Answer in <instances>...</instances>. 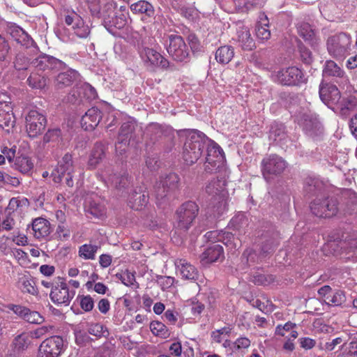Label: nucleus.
Wrapping results in <instances>:
<instances>
[{
  "label": "nucleus",
  "instance_id": "nucleus-1",
  "mask_svg": "<svg viewBox=\"0 0 357 357\" xmlns=\"http://www.w3.org/2000/svg\"><path fill=\"white\" fill-rule=\"evenodd\" d=\"M206 199L213 212V216L218 218L227 209L228 192L226 189V180L223 177L211 179L205 188Z\"/></svg>",
  "mask_w": 357,
  "mask_h": 357
},
{
  "label": "nucleus",
  "instance_id": "nucleus-2",
  "mask_svg": "<svg viewBox=\"0 0 357 357\" xmlns=\"http://www.w3.org/2000/svg\"><path fill=\"white\" fill-rule=\"evenodd\" d=\"M186 141L183 157L187 165H192L201 157L209 139L202 132L195 130H185Z\"/></svg>",
  "mask_w": 357,
  "mask_h": 357
},
{
  "label": "nucleus",
  "instance_id": "nucleus-3",
  "mask_svg": "<svg viewBox=\"0 0 357 357\" xmlns=\"http://www.w3.org/2000/svg\"><path fill=\"white\" fill-rule=\"evenodd\" d=\"M352 37L347 32H337L329 35L326 40L328 54L337 61H343L352 50Z\"/></svg>",
  "mask_w": 357,
  "mask_h": 357
},
{
  "label": "nucleus",
  "instance_id": "nucleus-4",
  "mask_svg": "<svg viewBox=\"0 0 357 357\" xmlns=\"http://www.w3.org/2000/svg\"><path fill=\"white\" fill-rule=\"evenodd\" d=\"M288 167L287 162L281 156L271 153L266 155L261 162V172L267 183L280 176Z\"/></svg>",
  "mask_w": 357,
  "mask_h": 357
},
{
  "label": "nucleus",
  "instance_id": "nucleus-5",
  "mask_svg": "<svg viewBox=\"0 0 357 357\" xmlns=\"http://www.w3.org/2000/svg\"><path fill=\"white\" fill-rule=\"evenodd\" d=\"M179 180L178 176L175 173H170L160 178L154 187L157 204H165L173 196L178 188Z\"/></svg>",
  "mask_w": 357,
  "mask_h": 357
},
{
  "label": "nucleus",
  "instance_id": "nucleus-6",
  "mask_svg": "<svg viewBox=\"0 0 357 357\" xmlns=\"http://www.w3.org/2000/svg\"><path fill=\"white\" fill-rule=\"evenodd\" d=\"M169 44L167 51L169 56L177 62H188L190 59V50L183 38L178 35L168 36Z\"/></svg>",
  "mask_w": 357,
  "mask_h": 357
},
{
  "label": "nucleus",
  "instance_id": "nucleus-7",
  "mask_svg": "<svg viewBox=\"0 0 357 357\" xmlns=\"http://www.w3.org/2000/svg\"><path fill=\"white\" fill-rule=\"evenodd\" d=\"M310 210L317 217L331 218L339 211L338 202L333 197L316 198L310 204Z\"/></svg>",
  "mask_w": 357,
  "mask_h": 357
},
{
  "label": "nucleus",
  "instance_id": "nucleus-8",
  "mask_svg": "<svg viewBox=\"0 0 357 357\" xmlns=\"http://www.w3.org/2000/svg\"><path fill=\"white\" fill-rule=\"evenodd\" d=\"M199 211L197 204L194 202L183 204L176 211V224L180 229L187 231L192 226Z\"/></svg>",
  "mask_w": 357,
  "mask_h": 357
},
{
  "label": "nucleus",
  "instance_id": "nucleus-9",
  "mask_svg": "<svg viewBox=\"0 0 357 357\" xmlns=\"http://www.w3.org/2000/svg\"><path fill=\"white\" fill-rule=\"evenodd\" d=\"M63 351V338L59 335H52L40 343L37 357H59Z\"/></svg>",
  "mask_w": 357,
  "mask_h": 357
},
{
  "label": "nucleus",
  "instance_id": "nucleus-10",
  "mask_svg": "<svg viewBox=\"0 0 357 357\" xmlns=\"http://www.w3.org/2000/svg\"><path fill=\"white\" fill-rule=\"evenodd\" d=\"M206 157L205 162V170L212 172L223 165L225 154L220 146L215 142L209 139L206 144Z\"/></svg>",
  "mask_w": 357,
  "mask_h": 357
},
{
  "label": "nucleus",
  "instance_id": "nucleus-11",
  "mask_svg": "<svg viewBox=\"0 0 357 357\" xmlns=\"http://www.w3.org/2000/svg\"><path fill=\"white\" fill-rule=\"evenodd\" d=\"M273 79L282 85H297L304 82L303 72L292 66L281 69L272 75Z\"/></svg>",
  "mask_w": 357,
  "mask_h": 357
},
{
  "label": "nucleus",
  "instance_id": "nucleus-12",
  "mask_svg": "<svg viewBox=\"0 0 357 357\" xmlns=\"http://www.w3.org/2000/svg\"><path fill=\"white\" fill-rule=\"evenodd\" d=\"M139 53L144 66L151 70H154L156 67L165 69L169 67L168 60L153 48L142 47Z\"/></svg>",
  "mask_w": 357,
  "mask_h": 357
},
{
  "label": "nucleus",
  "instance_id": "nucleus-13",
  "mask_svg": "<svg viewBox=\"0 0 357 357\" xmlns=\"http://www.w3.org/2000/svg\"><path fill=\"white\" fill-rule=\"evenodd\" d=\"M26 131L30 138H35L40 135L46 126L45 116L36 110H31L25 117Z\"/></svg>",
  "mask_w": 357,
  "mask_h": 357
},
{
  "label": "nucleus",
  "instance_id": "nucleus-14",
  "mask_svg": "<svg viewBox=\"0 0 357 357\" xmlns=\"http://www.w3.org/2000/svg\"><path fill=\"white\" fill-rule=\"evenodd\" d=\"M13 109L11 98L5 93L0 95V127L7 131L13 128L15 123Z\"/></svg>",
  "mask_w": 357,
  "mask_h": 357
},
{
  "label": "nucleus",
  "instance_id": "nucleus-15",
  "mask_svg": "<svg viewBox=\"0 0 357 357\" xmlns=\"http://www.w3.org/2000/svg\"><path fill=\"white\" fill-rule=\"evenodd\" d=\"M56 171L59 174V176L54 178L55 182H59L62 178H65L68 186L72 187L73 185V178L74 177L75 166L73 157L70 153H66L59 161Z\"/></svg>",
  "mask_w": 357,
  "mask_h": 357
},
{
  "label": "nucleus",
  "instance_id": "nucleus-16",
  "mask_svg": "<svg viewBox=\"0 0 357 357\" xmlns=\"http://www.w3.org/2000/svg\"><path fill=\"white\" fill-rule=\"evenodd\" d=\"M299 121L306 134L312 137L320 135L323 132V127L316 114L311 111L301 114Z\"/></svg>",
  "mask_w": 357,
  "mask_h": 357
},
{
  "label": "nucleus",
  "instance_id": "nucleus-17",
  "mask_svg": "<svg viewBox=\"0 0 357 357\" xmlns=\"http://www.w3.org/2000/svg\"><path fill=\"white\" fill-rule=\"evenodd\" d=\"M75 295V290H70L66 282H61L52 287L50 296L54 303L68 306Z\"/></svg>",
  "mask_w": 357,
  "mask_h": 357
},
{
  "label": "nucleus",
  "instance_id": "nucleus-18",
  "mask_svg": "<svg viewBox=\"0 0 357 357\" xmlns=\"http://www.w3.org/2000/svg\"><path fill=\"white\" fill-rule=\"evenodd\" d=\"M65 22L71 26L75 34L80 38H86L90 34V28L86 24L82 18L75 12L68 13L65 16Z\"/></svg>",
  "mask_w": 357,
  "mask_h": 357
},
{
  "label": "nucleus",
  "instance_id": "nucleus-19",
  "mask_svg": "<svg viewBox=\"0 0 357 357\" xmlns=\"http://www.w3.org/2000/svg\"><path fill=\"white\" fill-rule=\"evenodd\" d=\"M319 97L326 105H335L340 100V92L335 85L321 82L319 86Z\"/></svg>",
  "mask_w": 357,
  "mask_h": 357
},
{
  "label": "nucleus",
  "instance_id": "nucleus-20",
  "mask_svg": "<svg viewBox=\"0 0 357 357\" xmlns=\"http://www.w3.org/2000/svg\"><path fill=\"white\" fill-rule=\"evenodd\" d=\"M15 286L23 294H29L32 296L38 294L34 279L29 273L18 274Z\"/></svg>",
  "mask_w": 357,
  "mask_h": 357
},
{
  "label": "nucleus",
  "instance_id": "nucleus-21",
  "mask_svg": "<svg viewBox=\"0 0 357 357\" xmlns=\"http://www.w3.org/2000/svg\"><path fill=\"white\" fill-rule=\"evenodd\" d=\"M236 35L238 42L243 50L250 51L255 47L249 28L241 22L236 23Z\"/></svg>",
  "mask_w": 357,
  "mask_h": 357
},
{
  "label": "nucleus",
  "instance_id": "nucleus-22",
  "mask_svg": "<svg viewBox=\"0 0 357 357\" xmlns=\"http://www.w3.org/2000/svg\"><path fill=\"white\" fill-rule=\"evenodd\" d=\"M101 119L100 110L97 107H91L82 117V127L85 130H93L99 124Z\"/></svg>",
  "mask_w": 357,
  "mask_h": 357
},
{
  "label": "nucleus",
  "instance_id": "nucleus-23",
  "mask_svg": "<svg viewBox=\"0 0 357 357\" xmlns=\"http://www.w3.org/2000/svg\"><path fill=\"white\" fill-rule=\"evenodd\" d=\"M32 63L37 69L40 70L61 68L63 66V63L60 60L46 54L41 55L35 59Z\"/></svg>",
  "mask_w": 357,
  "mask_h": 357
},
{
  "label": "nucleus",
  "instance_id": "nucleus-24",
  "mask_svg": "<svg viewBox=\"0 0 357 357\" xmlns=\"http://www.w3.org/2000/svg\"><path fill=\"white\" fill-rule=\"evenodd\" d=\"M175 265L183 279L190 281H196L198 279L197 269L185 259H177L175 261Z\"/></svg>",
  "mask_w": 357,
  "mask_h": 357
},
{
  "label": "nucleus",
  "instance_id": "nucleus-25",
  "mask_svg": "<svg viewBox=\"0 0 357 357\" xmlns=\"http://www.w3.org/2000/svg\"><path fill=\"white\" fill-rule=\"evenodd\" d=\"M31 229L34 237L40 239L47 236L50 234V223L45 218H38L33 220Z\"/></svg>",
  "mask_w": 357,
  "mask_h": 357
},
{
  "label": "nucleus",
  "instance_id": "nucleus-26",
  "mask_svg": "<svg viewBox=\"0 0 357 357\" xmlns=\"http://www.w3.org/2000/svg\"><path fill=\"white\" fill-rule=\"evenodd\" d=\"M9 33L17 43L26 48H29L34 44V41L30 36L18 26H10Z\"/></svg>",
  "mask_w": 357,
  "mask_h": 357
},
{
  "label": "nucleus",
  "instance_id": "nucleus-27",
  "mask_svg": "<svg viewBox=\"0 0 357 357\" xmlns=\"http://www.w3.org/2000/svg\"><path fill=\"white\" fill-rule=\"evenodd\" d=\"M102 176L105 177V179L107 181V182H109L116 188H124L128 186L130 184V178L128 173L125 170H122L119 173H114L109 175L103 173Z\"/></svg>",
  "mask_w": 357,
  "mask_h": 357
},
{
  "label": "nucleus",
  "instance_id": "nucleus-28",
  "mask_svg": "<svg viewBox=\"0 0 357 357\" xmlns=\"http://www.w3.org/2000/svg\"><path fill=\"white\" fill-rule=\"evenodd\" d=\"M224 258L223 248L219 244L208 247L202 254V260L205 263H213Z\"/></svg>",
  "mask_w": 357,
  "mask_h": 357
},
{
  "label": "nucleus",
  "instance_id": "nucleus-29",
  "mask_svg": "<svg viewBox=\"0 0 357 357\" xmlns=\"http://www.w3.org/2000/svg\"><path fill=\"white\" fill-rule=\"evenodd\" d=\"M298 33L305 41H308L312 46H315L319 43V39L317 38L316 32L311 27L310 24L302 22L298 24Z\"/></svg>",
  "mask_w": 357,
  "mask_h": 357
},
{
  "label": "nucleus",
  "instance_id": "nucleus-30",
  "mask_svg": "<svg viewBox=\"0 0 357 357\" xmlns=\"http://www.w3.org/2000/svg\"><path fill=\"white\" fill-rule=\"evenodd\" d=\"M335 105L337 106V109L340 110V115L347 117L357 107V99L355 97L349 96L342 100L340 99Z\"/></svg>",
  "mask_w": 357,
  "mask_h": 357
},
{
  "label": "nucleus",
  "instance_id": "nucleus-31",
  "mask_svg": "<svg viewBox=\"0 0 357 357\" xmlns=\"http://www.w3.org/2000/svg\"><path fill=\"white\" fill-rule=\"evenodd\" d=\"M105 157V147L101 143H96L92 149L89 161L88 166L91 169L96 168Z\"/></svg>",
  "mask_w": 357,
  "mask_h": 357
},
{
  "label": "nucleus",
  "instance_id": "nucleus-32",
  "mask_svg": "<svg viewBox=\"0 0 357 357\" xmlns=\"http://www.w3.org/2000/svg\"><path fill=\"white\" fill-rule=\"evenodd\" d=\"M79 77V73L74 70H68L66 72L59 73L56 78V85L61 89L71 85Z\"/></svg>",
  "mask_w": 357,
  "mask_h": 357
},
{
  "label": "nucleus",
  "instance_id": "nucleus-33",
  "mask_svg": "<svg viewBox=\"0 0 357 357\" xmlns=\"http://www.w3.org/2000/svg\"><path fill=\"white\" fill-rule=\"evenodd\" d=\"M31 335L29 333H22L17 335L12 342L14 351L20 353L26 350L31 344Z\"/></svg>",
  "mask_w": 357,
  "mask_h": 357
},
{
  "label": "nucleus",
  "instance_id": "nucleus-34",
  "mask_svg": "<svg viewBox=\"0 0 357 357\" xmlns=\"http://www.w3.org/2000/svg\"><path fill=\"white\" fill-rule=\"evenodd\" d=\"M256 36L261 40H267L271 37V31L268 29V19L264 14L261 15L260 20L256 25Z\"/></svg>",
  "mask_w": 357,
  "mask_h": 357
},
{
  "label": "nucleus",
  "instance_id": "nucleus-35",
  "mask_svg": "<svg viewBox=\"0 0 357 357\" xmlns=\"http://www.w3.org/2000/svg\"><path fill=\"white\" fill-rule=\"evenodd\" d=\"M234 56V50L231 46L224 45L219 47L215 52L216 61L222 64L228 63Z\"/></svg>",
  "mask_w": 357,
  "mask_h": 357
},
{
  "label": "nucleus",
  "instance_id": "nucleus-36",
  "mask_svg": "<svg viewBox=\"0 0 357 357\" xmlns=\"http://www.w3.org/2000/svg\"><path fill=\"white\" fill-rule=\"evenodd\" d=\"M149 201L148 195L145 192H135L129 199L130 206L136 211L142 210Z\"/></svg>",
  "mask_w": 357,
  "mask_h": 357
},
{
  "label": "nucleus",
  "instance_id": "nucleus-37",
  "mask_svg": "<svg viewBox=\"0 0 357 357\" xmlns=\"http://www.w3.org/2000/svg\"><path fill=\"white\" fill-rule=\"evenodd\" d=\"M14 167L23 174H29L33 169V163L29 157L20 155L16 158Z\"/></svg>",
  "mask_w": 357,
  "mask_h": 357
},
{
  "label": "nucleus",
  "instance_id": "nucleus-38",
  "mask_svg": "<svg viewBox=\"0 0 357 357\" xmlns=\"http://www.w3.org/2000/svg\"><path fill=\"white\" fill-rule=\"evenodd\" d=\"M130 10L135 14H145L148 17H151L154 14L153 6L144 0L132 3Z\"/></svg>",
  "mask_w": 357,
  "mask_h": 357
},
{
  "label": "nucleus",
  "instance_id": "nucleus-39",
  "mask_svg": "<svg viewBox=\"0 0 357 357\" xmlns=\"http://www.w3.org/2000/svg\"><path fill=\"white\" fill-rule=\"evenodd\" d=\"M100 245L97 244L85 243L79 248V256L85 260H93Z\"/></svg>",
  "mask_w": 357,
  "mask_h": 357
},
{
  "label": "nucleus",
  "instance_id": "nucleus-40",
  "mask_svg": "<svg viewBox=\"0 0 357 357\" xmlns=\"http://www.w3.org/2000/svg\"><path fill=\"white\" fill-rule=\"evenodd\" d=\"M344 72L338 65L332 60H328L326 61L324 68L323 70V76L327 77H342Z\"/></svg>",
  "mask_w": 357,
  "mask_h": 357
},
{
  "label": "nucleus",
  "instance_id": "nucleus-41",
  "mask_svg": "<svg viewBox=\"0 0 357 357\" xmlns=\"http://www.w3.org/2000/svg\"><path fill=\"white\" fill-rule=\"evenodd\" d=\"M287 137L284 131V126L282 123H274L271 126L269 132V139L273 142L280 143L285 140Z\"/></svg>",
  "mask_w": 357,
  "mask_h": 357
},
{
  "label": "nucleus",
  "instance_id": "nucleus-42",
  "mask_svg": "<svg viewBox=\"0 0 357 357\" xmlns=\"http://www.w3.org/2000/svg\"><path fill=\"white\" fill-rule=\"evenodd\" d=\"M248 225V219L243 213L235 215L229 222L230 227L240 233H245Z\"/></svg>",
  "mask_w": 357,
  "mask_h": 357
},
{
  "label": "nucleus",
  "instance_id": "nucleus-43",
  "mask_svg": "<svg viewBox=\"0 0 357 357\" xmlns=\"http://www.w3.org/2000/svg\"><path fill=\"white\" fill-rule=\"evenodd\" d=\"M86 211L97 218H102L105 216L106 208L104 204L99 201L92 200L86 207Z\"/></svg>",
  "mask_w": 357,
  "mask_h": 357
},
{
  "label": "nucleus",
  "instance_id": "nucleus-44",
  "mask_svg": "<svg viewBox=\"0 0 357 357\" xmlns=\"http://www.w3.org/2000/svg\"><path fill=\"white\" fill-rule=\"evenodd\" d=\"M103 22L105 26H108V28L114 27L121 29L126 24V17L124 14L114 15L112 17L108 15L107 17H104Z\"/></svg>",
  "mask_w": 357,
  "mask_h": 357
},
{
  "label": "nucleus",
  "instance_id": "nucleus-45",
  "mask_svg": "<svg viewBox=\"0 0 357 357\" xmlns=\"http://www.w3.org/2000/svg\"><path fill=\"white\" fill-rule=\"evenodd\" d=\"M150 330L155 336L162 338H167L169 336V331L167 327L159 321L151 322Z\"/></svg>",
  "mask_w": 357,
  "mask_h": 357
},
{
  "label": "nucleus",
  "instance_id": "nucleus-46",
  "mask_svg": "<svg viewBox=\"0 0 357 357\" xmlns=\"http://www.w3.org/2000/svg\"><path fill=\"white\" fill-rule=\"evenodd\" d=\"M344 202L347 206V211L351 212L357 205V193L351 190H345L342 192Z\"/></svg>",
  "mask_w": 357,
  "mask_h": 357
},
{
  "label": "nucleus",
  "instance_id": "nucleus-47",
  "mask_svg": "<svg viewBox=\"0 0 357 357\" xmlns=\"http://www.w3.org/2000/svg\"><path fill=\"white\" fill-rule=\"evenodd\" d=\"M136 123L133 119L124 122L121 127L119 137L126 138L130 141L132 133L135 130Z\"/></svg>",
  "mask_w": 357,
  "mask_h": 357
},
{
  "label": "nucleus",
  "instance_id": "nucleus-48",
  "mask_svg": "<svg viewBox=\"0 0 357 357\" xmlns=\"http://www.w3.org/2000/svg\"><path fill=\"white\" fill-rule=\"evenodd\" d=\"M116 278L121 281V282L127 287H138L136 284L135 276L133 273L126 270L121 273H116Z\"/></svg>",
  "mask_w": 357,
  "mask_h": 357
},
{
  "label": "nucleus",
  "instance_id": "nucleus-49",
  "mask_svg": "<svg viewBox=\"0 0 357 357\" xmlns=\"http://www.w3.org/2000/svg\"><path fill=\"white\" fill-rule=\"evenodd\" d=\"M88 332L89 334L98 338L107 337L109 335L107 328L104 325L99 323L90 324L88 328Z\"/></svg>",
  "mask_w": 357,
  "mask_h": 357
},
{
  "label": "nucleus",
  "instance_id": "nucleus-50",
  "mask_svg": "<svg viewBox=\"0 0 357 357\" xmlns=\"http://www.w3.org/2000/svg\"><path fill=\"white\" fill-rule=\"evenodd\" d=\"M345 301L346 296L344 291L337 290L334 293H331V295L327 296V301L326 303L328 305L340 306Z\"/></svg>",
  "mask_w": 357,
  "mask_h": 357
},
{
  "label": "nucleus",
  "instance_id": "nucleus-51",
  "mask_svg": "<svg viewBox=\"0 0 357 357\" xmlns=\"http://www.w3.org/2000/svg\"><path fill=\"white\" fill-rule=\"evenodd\" d=\"M27 82L30 86L35 89H43L47 84L46 78L36 73H32Z\"/></svg>",
  "mask_w": 357,
  "mask_h": 357
},
{
  "label": "nucleus",
  "instance_id": "nucleus-52",
  "mask_svg": "<svg viewBox=\"0 0 357 357\" xmlns=\"http://www.w3.org/2000/svg\"><path fill=\"white\" fill-rule=\"evenodd\" d=\"M61 139V130L50 129L43 137V143L58 142Z\"/></svg>",
  "mask_w": 357,
  "mask_h": 357
},
{
  "label": "nucleus",
  "instance_id": "nucleus-53",
  "mask_svg": "<svg viewBox=\"0 0 357 357\" xmlns=\"http://www.w3.org/2000/svg\"><path fill=\"white\" fill-rule=\"evenodd\" d=\"M77 300L79 302L81 308L85 312H90L94 306L93 299L89 295L78 296Z\"/></svg>",
  "mask_w": 357,
  "mask_h": 357
},
{
  "label": "nucleus",
  "instance_id": "nucleus-54",
  "mask_svg": "<svg viewBox=\"0 0 357 357\" xmlns=\"http://www.w3.org/2000/svg\"><path fill=\"white\" fill-rule=\"evenodd\" d=\"M320 183L319 181L314 178H307L304 182V190L308 193H314L319 188Z\"/></svg>",
  "mask_w": 357,
  "mask_h": 357
},
{
  "label": "nucleus",
  "instance_id": "nucleus-55",
  "mask_svg": "<svg viewBox=\"0 0 357 357\" xmlns=\"http://www.w3.org/2000/svg\"><path fill=\"white\" fill-rule=\"evenodd\" d=\"M52 326H43L31 332V337L40 339L49 333H52Z\"/></svg>",
  "mask_w": 357,
  "mask_h": 357
},
{
  "label": "nucleus",
  "instance_id": "nucleus-56",
  "mask_svg": "<svg viewBox=\"0 0 357 357\" xmlns=\"http://www.w3.org/2000/svg\"><path fill=\"white\" fill-rule=\"evenodd\" d=\"M231 331V329L229 327H223L213 331L211 334V337L215 342L220 343L223 340L225 336H228L230 334Z\"/></svg>",
  "mask_w": 357,
  "mask_h": 357
},
{
  "label": "nucleus",
  "instance_id": "nucleus-57",
  "mask_svg": "<svg viewBox=\"0 0 357 357\" xmlns=\"http://www.w3.org/2000/svg\"><path fill=\"white\" fill-rule=\"evenodd\" d=\"M56 235L57 238L61 241H66L70 236V231L64 223L59 224L56 230Z\"/></svg>",
  "mask_w": 357,
  "mask_h": 357
},
{
  "label": "nucleus",
  "instance_id": "nucleus-58",
  "mask_svg": "<svg viewBox=\"0 0 357 357\" xmlns=\"http://www.w3.org/2000/svg\"><path fill=\"white\" fill-rule=\"evenodd\" d=\"M29 66V61L27 58L22 54H19L16 56L14 61V67L17 70H26Z\"/></svg>",
  "mask_w": 357,
  "mask_h": 357
},
{
  "label": "nucleus",
  "instance_id": "nucleus-59",
  "mask_svg": "<svg viewBox=\"0 0 357 357\" xmlns=\"http://www.w3.org/2000/svg\"><path fill=\"white\" fill-rule=\"evenodd\" d=\"M24 319L31 324H40L43 320V317L38 312L31 311L29 309Z\"/></svg>",
  "mask_w": 357,
  "mask_h": 357
},
{
  "label": "nucleus",
  "instance_id": "nucleus-60",
  "mask_svg": "<svg viewBox=\"0 0 357 357\" xmlns=\"http://www.w3.org/2000/svg\"><path fill=\"white\" fill-rule=\"evenodd\" d=\"M190 308L193 316H198L203 312L205 308V305L196 299H193L191 301Z\"/></svg>",
  "mask_w": 357,
  "mask_h": 357
},
{
  "label": "nucleus",
  "instance_id": "nucleus-61",
  "mask_svg": "<svg viewBox=\"0 0 357 357\" xmlns=\"http://www.w3.org/2000/svg\"><path fill=\"white\" fill-rule=\"evenodd\" d=\"M10 50V46L5 38L0 35V60L6 59Z\"/></svg>",
  "mask_w": 357,
  "mask_h": 357
},
{
  "label": "nucleus",
  "instance_id": "nucleus-62",
  "mask_svg": "<svg viewBox=\"0 0 357 357\" xmlns=\"http://www.w3.org/2000/svg\"><path fill=\"white\" fill-rule=\"evenodd\" d=\"M129 140L126 138H119L116 144V151L119 155H123L126 153L129 145Z\"/></svg>",
  "mask_w": 357,
  "mask_h": 357
},
{
  "label": "nucleus",
  "instance_id": "nucleus-63",
  "mask_svg": "<svg viewBox=\"0 0 357 357\" xmlns=\"http://www.w3.org/2000/svg\"><path fill=\"white\" fill-rule=\"evenodd\" d=\"M8 307L9 310H12L15 314L20 316L22 319L24 318L26 312H29V308L22 305L10 304Z\"/></svg>",
  "mask_w": 357,
  "mask_h": 357
},
{
  "label": "nucleus",
  "instance_id": "nucleus-64",
  "mask_svg": "<svg viewBox=\"0 0 357 357\" xmlns=\"http://www.w3.org/2000/svg\"><path fill=\"white\" fill-rule=\"evenodd\" d=\"M158 282L160 284L162 289H165L173 285L174 278L169 276H160L158 278Z\"/></svg>",
  "mask_w": 357,
  "mask_h": 357
}]
</instances>
